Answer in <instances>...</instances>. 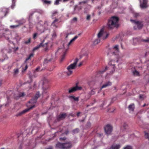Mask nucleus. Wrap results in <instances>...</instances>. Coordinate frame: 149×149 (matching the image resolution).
Instances as JSON below:
<instances>
[{
    "instance_id": "nucleus-1",
    "label": "nucleus",
    "mask_w": 149,
    "mask_h": 149,
    "mask_svg": "<svg viewBox=\"0 0 149 149\" xmlns=\"http://www.w3.org/2000/svg\"><path fill=\"white\" fill-rule=\"evenodd\" d=\"M119 19L118 17L115 16L111 17L108 20L107 24V26L109 29H112L118 26Z\"/></svg>"
},
{
    "instance_id": "nucleus-2",
    "label": "nucleus",
    "mask_w": 149,
    "mask_h": 149,
    "mask_svg": "<svg viewBox=\"0 0 149 149\" xmlns=\"http://www.w3.org/2000/svg\"><path fill=\"white\" fill-rule=\"evenodd\" d=\"M79 61L78 58H76L75 61L72 64H70L67 67L66 70L63 72V75L69 76L73 72V70L76 67L77 62Z\"/></svg>"
},
{
    "instance_id": "nucleus-3",
    "label": "nucleus",
    "mask_w": 149,
    "mask_h": 149,
    "mask_svg": "<svg viewBox=\"0 0 149 149\" xmlns=\"http://www.w3.org/2000/svg\"><path fill=\"white\" fill-rule=\"evenodd\" d=\"M56 147L61 149H69L72 147V144L70 141L63 143L58 142L56 144Z\"/></svg>"
},
{
    "instance_id": "nucleus-4",
    "label": "nucleus",
    "mask_w": 149,
    "mask_h": 149,
    "mask_svg": "<svg viewBox=\"0 0 149 149\" xmlns=\"http://www.w3.org/2000/svg\"><path fill=\"white\" fill-rule=\"evenodd\" d=\"M33 55L34 54L33 53H31L30 54L29 56V57L27 58H26V60L25 61L24 63H23L21 66V67H22V69L23 72L25 71L28 67V66L26 63V61L30 59L31 57H32L33 56Z\"/></svg>"
},
{
    "instance_id": "nucleus-5",
    "label": "nucleus",
    "mask_w": 149,
    "mask_h": 149,
    "mask_svg": "<svg viewBox=\"0 0 149 149\" xmlns=\"http://www.w3.org/2000/svg\"><path fill=\"white\" fill-rule=\"evenodd\" d=\"M78 37L77 36H75L70 41V42L68 43L65 42L63 44V48L65 50H67L69 48V46L71 44L72 42L74 41L76 39L78 38Z\"/></svg>"
},
{
    "instance_id": "nucleus-6",
    "label": "nucleus",
    "mask_w": 149,
    "mask_h": 149,
    "mask_svg": "<svg viewBox=\"0 0 149 149\" xmlns=\"http://www.w3.org/2000/svg\"><path fill=\"white\" fill-rule=\"evenodd\" d=\"M35 107V105H33L32 106H31V107H30L29 108L27 109H25L22 111L19 112L17 114H16L15 116L16 117H19L21 116L22 115L24 114L26 112H28L29 110L30 109H31L33 108H34Z\"/></svg>"
},
{
    "instance_id": "nucleus-7",
    "label": "nucleus",
    "mask_w": 149,
    "mask_h": 149,
    "mask_svg": "<svg viewBox=\"0 0 149 149\" xmlns=\"http://www.w3.org/2000/svg\"><path fill=\"white\" fill-rule=\"evenodd\" d=\"M104 29L103 28L101 29L97 34V37L98 38L100 39V38H102L103 39L106 38L108 35V34H107V36L104 38V35L105 33L104 31Z\"/></svg>"
},
{
    "instance_id": "nucleus-8",
    "label": "nucleus",
    "mask_w": 149,
    "mask_h": 149,
    "mask_svg": "<svg viewBox=\"0 0 149 149\" xmlns=\"http://www.w3.org/2000/svg\"><path fill=\"white\" fill-rule=\"evenodd\" d=\"M104 130L106 133L107 134H110L112 130V127L110 125H107L104 127Z\"/></svg>"
},
{
    "instance_id": "nucleus-9",
    "label": "nucleus",
    "mask_w": 149,
    "mask_h": 149,
    "mask_svg": "<svg viewBox=\"0 0 149 149\" xmlns=\"http://www.w3.org/2000/svg\"><path fill=\"white\" fill-rule=\"evenodd\" d=\"M82 89V88L81 86H78L76 85V86L73 87L70 89L68 91L69 93H73L77 90H81Z\"/></svg>"
},
{
    "instance_id": "nucleus-10",
    "label": "nucleus",
    "mask_w": 149,
    "mask_h": 149,
    "mask_svg": "<svg viewBox=\"0 0 149 149\" xmlns=\"http://www.w3.org/2000/svg\"><path fill=\"white\" fill-rule=\"evenodd\" d=\"M140 2V7L142 8H145L147 7V3L148 2L147 0H139Z\"/></svg>"
},
{
    "instance_id": "nucleus-11",
    "label": "nucleus",
    "mask_w": 149,
    "mask_h": 149,
    "mask_svg": "<svg viewBox=\"0 0 149 149\" xmlns=\"http://www.w3.org/2000/svg\"><path fill=\"white\" fill-rule=\"evenodd\" d=\"M131 22L135 24L137 26L139 29H141L143 26V24L137 20H131Z\"/></svg>"
},
{
    "instance_id": "nucleus-12",
    "label": "nucleus",
    "mask_w": 149,
    "mask_h": 149,
    "mask_svg": "<svg viewBox=\"0 0 149 149\" xmlns=\"http://www.w3.org/2000/svg\"><path fill=\"white\" fill-rule=\"evenodd\" d=\"M38 30L40 32V33H42L44 32L45 30V28L43 26L40 24H38L37 27Z\"/></svg>"
},
{
    "instance_id": "nucleus-13",
    "label": "nucleus",
    "mask_w": 149,
    "mask_h": 149,
    "mask_svg": "<svg viewBox=\"0 0 149 149\" xmlns=\"http://www.w3.org/2000/svg\"><path fill=\"white\" fill-rule=\"evenodd\" d=\"M55 60V58L52 57V55L49 56L44 61L45 63H47L49 62H53Z\"/></svg>"
},
{
    "instance_id": "nucleus-14",
    "label": "nucleus",
    "mask_w": 149,
    "mask_h": 149,
    "mask_svg": "<svg viewBox=\"0 0 149 149\" xmlns=\"http://www.w3.org/2000/svg\"><path fill=\"white\" fill-rule=\"evenodd\" d=\"M51 17L53 19L55 18L58 15V12L57 10H55L51 12Z\"/></svg>"
},
{
    "instance_id": "nucleus-15",
    "label": "nucleus",
    "mask_w": 149,
    "mask_h": 149,
    "mask_svg": "<svg viewBox=\"0 0 149 149\" xmlns=\"http://www.w3.org/2000/svg\"><path fill=\"white\" fill-rule=\"evenodd\" d=\"M40 93L39 92H38L36 94L35 96V99L31 100L29 102V103H36V100L40 97Z\"/></svg>"
},
{
    "instance_id": "nucleus-16",
    "label": "nucleus",
    "mask_w": 149,
    "mask_h": 149,
    "mask_svg": "<svg viewBox=\"0 0 149 149\" xmlns=\"http://www.w3.org/2000/svg\"><path fill=\"white\" fill-rule=\"evenodd\" d=\"M112 82L110 81H108L104 84L100 88V91H101L103 88H106L107 87L111 86L112 85Z\"/></svg>"
},
{
    "instance_id": "nucleus-17",
    "label": "nucleus",
    "mask_w": 149,
    "mask_h": 149,
    "mask_svg": "<svg viewBox=\"0 0 149 149\" xmlns=\"http://www.w3.org/2000/svg\"><path fill=\"white\" fill-rule=\"evenodd\" d=\"M116 63V61L113 60L111 61L109 63V64L110 66V68H113V70H115V63Z\"/></svg>"
},
{
    "instance_id": "nucleus-18",
    "label": "nucleus",
    "mask_w": 149,
    "mask_h": 149,
    "mask_svg": "<svg viewBox=\"0 0 149 149\" xmlns=\"http://www.w3.org/2000/svg\"><path fill=\"white\" fill-rule=\"evenodd\" d=\"M66 116V114L65 113L60 114L58 116L57 119L58 120H60L64 119Z\"/></svg>"
},
{
    "instance_id": "nucleus-19",
    "label": "nucleus",
    "mask_w": 149,
    "mask_h": 149,
    "mask_svg": "<svg viewBox=\"0 0 149 149\" xmlns=\"http://www.w3.org/2000/svg\"><path fill=\"white\" fill-rule=\"evenodd\" d=\"M15 22L18 24L17 25L19 26L25 23V20L23 19H22L20 20L16 21Z\"/></svg>"
},
{
    "instance_id": "nucleus-20",
    "label": "nucleus",
    "mask_w": 149,
    "mask_h": 149,
    "mask_svg": "<svg viewBox=\"0 0 149 149\" xmlns=\"http://www.w3.org/2000/svg\"><path fill=\"white\" fill-rule=\"evenodd\" d=\"M121 146L119 144H113L110 149H119Z\"/></svg>"
},
{
    "instance_id": "nucleus-21",
    "label": "nucleus",
    "mask_w": 149,
    "mask_h": 149,
    "mask_svg": "<svg viewBox=\"0 0 149 149\" xmlns=\"http://www.w3.org/2000/svg\"><path fill=\"white\" fill-rule=\"evenodd\" d=\"M128 109L130 111H133L134 109V104H132L128 106Z\"/></svg>"
},
{
    "instance_id": "nucleus-22",
    "label": "nucleus",
    "mask_w": 149,
    "mask_h": 149,
    "mask_svg": "<svg viewBox=\"0 0 149 149\" xmlns=\"http://www.w3.org/2000/svg\"><path fill=\"white\" fill-rule=\"evenodd\" d=\"M44 46V45H43V42L41 43L39 45H37L36 47H35L33 49V51L36 50L38 49L40 47H41L42 46Z\"/></svg>"
},
{
    "instance_id": "nucleus-23",
    "label": "nucleus",
    "mask_w": 149,
    "mask_h": 149,
    "mask_svg": "<svg viewBox=\"0 0 149 149\" xmlns=\"http://www.w3.org/2000/svg\"><path fill=\"white\" fill-rule=\"evenodd\" d=\"M45 29L46 30H47L49 28V25L48 22L47 21H45L44 23V26Z\"/></svg>"
},
{
    "instance_id": "nucleus-24",
    "label": "nucleus",
    "mask_w": 149,
    "mask_h": 149,
    "mask_svg": "<svg viewBox=\"0 0 149 149\" xmlns=\"http://www.w3.org/2000/svg\"><path fill=\"white\" fill-rule=\"evenodd\" d=\"M112 49L115 50L116 52H118L119 51L118 45H116L115 46H114Z\"/></svg>"
},
{
    "instance_id": "nucleus-25",
    "label": "nucleus",
    "mask_w": 149,
    "mask_h": 149,
    "mask_svg": "<svg viewBox=\"0 0 149 149\" xmlns=\"http://www.w3.org/2000/svg\"><path fill=\"white\" fill-rule=\"evenodd\" d=\"M100 41V39L98 38L97 39L95 40L93 42V44L94 45H97L98 44Z\"/></svg>"
},
{
    "instance_id": "nucleus-26",
    "label": "nucleus",
    "mask_w": 149,
    "mask_h": 149,
    "mask_svg": "<svg viewBox=\"0 0 149 149\" xmlns=\"http://www.w3.org/2000/svg\"><path fill=\"white\" fill-rule=\"evenodd\" d=\"M55 19L54 20V21L52 22V25L53 26H55V25L54 24V23L57 22H58L59 20V19L57 18H55Z\"/></svg>"
},
{
    "instance_id": "nucleus-27",
    "label": "nucleus",
    "mask_w": 149,
    "mask_h": 149,
    "mask_svg": "<svg viewBox=\"0 0 149 149\" xmlns=\"http://www.w3.org/2000/svg\"><path fill=\"white\" fill-rule=\"evenodd\" d=\"M70 97L75 101H78L79 100L78 97H75L74 96H71Z\"/></svg>"
},
{
    "instance_id": "nucleus-28",
    "label": "nucleus",
    "mask_w": 149,
    "mask_h": 149,
    "mask_svg": "<svg viewBox=\"0 0 149 149\" xmlns=\"http://www.w3.org/2000/svg\"><path fill=\"white\" fill-rule=\"evenodd\" d=\"M16 0H12V4L11 6L12 8L13 9L15 6V3Z\"/></svg>"
},
{
    "instance_id": "nucleus-29",
    "label": "nucleus",
    "mask_w": 149,
    "mask_h": 149,
    "mask_svg": "<svg viewBox=\"0 0 149 149\" xmlns=\"http://www.w3.org/2000/svg\"><path fill=\"white\" fill-rule=\"evenodd\" d=\"M133 74L134 75L136 76L139 75V72L136 70H135L133 72Z\"/></svg>"
},
{
    "instance_id": "nucleus-30",
    "label": "nucleus",
    "mask_w": 149,
    "mask_h": 149,
    "mask_svg": "<svg viewBox=\"0 0 149 149\" xmlns=\"http://www.w3.org/2000/svg\"><path fill=\"white\" fill-rule=\"evenodd\" d=\"M145 136L146 138L149 140V133L145 132Z\"/></svg>"
},
{
    "instance_id": "nucleus-31",
    "label": "nucleus",
    "mask_w": 149,
    "mask_h": 149,
    "mask_svg": "<svg viewBox=\"0 0 149 149\" xmlns=\"http://www.w3.org/2000/svg\"><path fill=\"white\" fill-rule=\"evenodd\" d=\"M19 25H11L10 26V27L11 29H15L17 27H19Z\"/></svg>"
},
{
    "instance_id": "nucleus-32",
    "label": "nucleus",
    "mask_w": 149,
    "mask_h": 149,
    "mask_svg": "<svg viewBox=\"0 0 149 149\" xmlns=\"http://www.w3.org/2000/svg\"><path fill=\"white\" fill-rule=\"evenodd\" d=\"M107 67H105V69L101 70L99 71V73L100 74H102L103 73V72H104L106 70H107Z\"/></svg>"
},
{
    "instance_id": "nucleus-33",
    "label": "nucleus",
    "mask_w": 149,
    "mask_h": 149,
    "mask_svg": "<svg viewBox=\"0 0 149 149\" xmlns=\"http://www.w3.org/2000/svg\"><path fill=\"white\" fill-rule=\"evenodd\" d=\"M2 11L4 12H5V16L6 15V14L8 12V9L4 8L3 9Z\"/></svg>"
},
{
    "instance_id": "nucleus-34",
    "label": "nucleus",
    "mask_w": 149,
    "mask_h": 149,
    "mask_svg": "<svg viewBox=\"0 0 149 149\" xmlns=\"http://www.w3.org/2000/svg\"><path fill=\"white\" fill-rule=\"evenodd\" d=\"M123 149H132V147L130 146H127Z\"/></svg>"
},
{
    "instance_id": "nucleus-35",
    "label": "nucleus",
    "mask_w": 149,
    "mask_h": 149,
    "mask_svg": "<svg viewBox=\"0 0 149 149\" xmlns=\"http://www.w3.org/2000/svg\"><path fill=\"white\" fill-rule=\"evenodd\" d=\"M133 16L135 17H137L140 16V15L139 13H134Z\"/></svg>"
},
{
    "instance_id": "nucleus-36",
    "label": "nucleus",
    "mask_w": 149,
    "mask_h": 149,
    "mask_svg": "<svg viewBox=\"0 0 149 149\" xmlns=\"http://www.w3.org/2000/svg\"><path fill=\"white\" fill-rule=\"evenodd\" d=\"M31 40V38H29L28 40L25 41L24 42V43L25 44H28L30 42Z\"/></svg>"
},
{
    "instance_id": "nucleus-37",
    "label": "nucleus",
    "mask_w": 149,
    "mask_h": 149,
    "mask_svg": "<svg viewBox=\"0 0 149 149\" xmlns=\"http://www.w3.org/2000/svg\"><path fill=\"white\" fill-rule=\"evenodd\" d=\"M43 1L44 3L46 4H50L51 3V1H48L46 0H43Z\"/></svg>"
},
{
    "instance_id": "nucleus-38",
    "label": "nucleus",
    "mask_w": 149,
    "mask_h": 149,
    "mask_svg": "<svg viewBox=\"0 0 149 149\" xmlns=\"http://www.w3.org/2000/svg\"><path fill=\"white\" fill-rule=\"evenodd\" d=\"M38 33H34L33 34V39H35L36 38V37H37V36H38Z\"/></svg>"
},
{
    "instance_id": "nucleus-39",
    "label": "nucleus",
    "mask_w": 149,
    "mask_h": 149,
    "mask_svg": "<svg viewBox=\"0 0 149 149\" xmlns=\"http://www.w3.org/2000/svg\"><path fill=\"white\" fill-rule=\"evenodd\" d=\"M95 93V92L93 90H92L90 92L89 94L91 95H92L94 94Z\"/></svg>"
},
{
    "instance_id": "nucleus-40",
    "label": "nucleus",
    "mask_w": 149,
    "mask_h": 149,
    "mask_svg": "<svg viewBox=\"0 0 149 149\" xmlns=\"http://www.w3.org/2000/svg\"><path fill=\"white\" fill-rule=\"evenodd\" d=\"M79 130L78 129H76L75 130H73L72 131V132L73 133H77L78 132Z\"/></svg>"
},
{
    "instance_id": "nucleus-41",
    "label": "nucleus",
    "mask_w": 149,
    "mask_h": 149,
    "mask_svg": "<svg viewBox=\"0 0 149 149\" xmlns=\"http://www.w3.org/2000/svg\"><path fill=\"white\" fill-rule=\"evenodd\" d=\"M14 71L15 74H17L19 72V70L17 69H15L14 70Z\"/></svg>"
},
{
    "instance_id": "nucleus-42",
    "label": "nucleus",
    "mask_w": 149,
    "mask_h": 149,
    "mask_svg": "<svg viewBox=\"0 0 149 149\" xmlns=\"http://www.w3.org/2000/svg\"><path fill=\"white\" fill-rule=\"evenodd\" d=\"M36 11V10H35L31 12V13H30L29 15V17L31 16L33 14H34V13Z\"/></svg>"
},
{
    "instance_id": "nucleus-43",
    "label": "nucleus",
    "mask_w": 149,
    "mask_h": 149,
    "mask_svg": "<svg viewBox=\"0 0 149 149\" xmlns=\"http://www.w3.org/2000/svg\"><path fill=\"white\" fill-rule=\"evenodd\" d=\"M145 97L143 95H140L139 96V98L142 100Z\"/></svg>"
},
{
    "instance_id": "nucleus-44",
    "label": "nucleus",
    "mask_w": 149,
    "mask_h": 149,
    "mask_svg": "<svg viewBox=\"0 0 149 149\" xmlns=\"http://www.w3.org/2000/svg\"><path fill=\"white\" fill-rule=\"evenodd\" d=\"M60 1V0H56L54 4L56 5H58Z\"/></svg>"
},
{
    "instance_id": "nucleus-45",
    "label": "nucleus",
    "mask_w": 149,
    "mask_h": 149,
    "mask_svg": "<svg viewBox=\"0 0 149 149\" xmlns=\"http://www.w3.org/2000/svg\"><path fill=\"white\" fill-rule=\"evenodd\" d=\"M88 1V0H85L83 1H82V2H80L79 3V4H81V3H86Z\"/></svg>"
},
{
    "instance_id": "nucleus-46",
    "label": "nucleus",
    "mask_w": 149,
    "mask_h": 149,
    "mask_svg": "<svg viewBox=\"0 0 149 149\" xmlns=\"http://www.w3.org/2000/svg\"><path fill=\"white\" fill-rule=\"evenodd\" d=\"M91 16L90 15H88L86 17V19L88 20H89L90 19Z\"/></svg>"
},
{
    "instance_id": "nucleus-47",
    "label": "nucleus",
    "mask_w": 149,
    "mask_h": 149,
    "mask_svg": "<svg viewBox=\"0 0 149 149\" xmlns=\"http://www.w3.org/2000/svg\"><path fill=\"white\" fill-rule=\"evenodd\" d=\"M65 54H64L62 56L61 58V61H63V59L65 58Z\"/></svg>"
},
{
    "instance_id": "nucleus-48",
    "label": "nucleus",
    "mask_w": 149,
    "mask_h": 149,
    "mask_svg": "<svg viewBox=\"0 0 149 149\" xmlns=\"http://www.w3.org/2000/svg\"><path fill=\"white\" fill-rule=\"evenodd\" d=\"M60 139L61 140H65L66 139V138L65 137H64L63 138H60Z\"/></svg>"
},
{
    "instance_id": "nucleus-49",
    "label": "nucleus",
    "mask_w": 149,
    "mask_h": 149,
    "mask_svg": "<svg viewBox=\"0 0 149 149\" xmlns=\"http://www.w3.org/2000/svg\"><path fill=\"white\" fill-rule=\"evenodd\" d=\"M24 93H22L20 94H19V97L23 96H24Z\"/></svg>"
},
{
    "instance_id": "nucleus-50",
    "label": "nucleus",
    "mask_w": 149,
    "mask_h": 149,
    "mask_svg": "<svg viewBox=\"0 0 149 149\" xmlns=\"http://www.w3.org/2000/svg\"><path fill=\"white\" fill-rule=\"evenodd\" d=\"M77 19L76 17H74L73 18V20L74 21H77Z\"/></svg>"
},
{
    "instance_id": "nucleus-51",
    "label": "nucleus",
    "mask_w": 149,
    "mask_h": 149,
    "mask_svg": "<svg viewBox=\"0 0 149 149\" xmlns=\"http://www.w3.org/2000/svg\"><path fill=\"white\" fill-rule=\"evenodd\" d=\"M45 149H53V148L52 146H50L49 148H46Z\"/></svg>"
},
{
    "instance_id": "nucleus-52",
    "label": "nucleus",
    "mask_w": 149,
    "mask_h": 149,
    "mask_svg": "<svg viewBox=\"0 0 149 149\" xmlns=\"http://www.w3.org/2000/svg\"><path fill=\"white\" fill-rule=\"evenodd\" d=\"M143 41L145 42H148L149 41V40L147 39V40H143Z\"/></svg>"
},
{
    "instance_id": "nucleus-53",
    "label": "nucleus",
    "mask_w": 149,
    "mask_h": 149,
    "mask_svg": "<svg viewBox=\"0 0 149 149\" xmlns=\"http://www.w3.org/2000/svg\"><path fill=\"white\" fill-rule=\"evenodd\" d=\"M82 63H80L79 65H78L79 67H80L82 65Z\"/></svg>"
},
{
    "instance_id": "nucleus-54",
    "label": "nucleus",
    "mask_w": 149,
    "mask_h": 149,
    "mask_svg": "<svg viewBox=\"0 0 149 149\" xmlns=\"http://www.w3.org/2000/svg\"><path fill=\"white\" fill-rule=\"evenodd\" d=\"M80 113L79 112H78L77 113V116H79V114Z\"/></svg>"
},
{
    "instance_id": "nucleus-55",
    "label": "nucleus",
    "mask_w": 149,
    "mask_h": 149,
    "mask_svg": "<svg viewBox=\"0 0 149 149\" xmlns=\"http://www.w3.org/2000/svg\"><path fill=\"white\" fill-rule=\"evenodd\" d=\"M39 68H39V67H38V68H37L36 69V71H38V70Z\"/></svg>"
},
{
    "instance_id": "nucleus-56",
    "label": "nucleus",
    "mask_w": 149,
    "mask_h": 149,
    "mask_svg": "<svg viewBox=\"0 0 149 149\" xmlns=\"http://www.w3.org/2000/svg\"><path fill=\"white\" fill-rule=\"evenodd\" d=\"M68 131H67L66 132H65V134H67L68 133Z\"/></svg>"
},
{
    "instance_id": "nucleus-57",
    "label": "nucleus",
    "mask_w": 149,
    "mask_h": 149,
    "mask_svg": "<svg viewBox=\"0 0 149 149\" xmlns=\"http://www.w3.org/2000/svg\"><path fill=\"white\" fill-rule=\"evenodd\" d=\"M145 105H146V104H144L143 106V107H144Z\"/></svg>"
},
{
    "instance_id": "nucleus-58",
    "label": "nucleus",
    "mask_w": 149,
    "mask_h": 149,
    "mask_svg": "<svg viewBox=\"0 0 149 149\" xmlns=\"http://www.w3.org/2000/svg\"><path fill=\"white\" fill-rule=\"evenodd\" d=\"M29 77L31 79V77H32L30 76V75L29 76Z\"/></svg>"
},
{
    "instance_id": "nucleus-59",
    "label": "nucleus",
    "mask_w": 149,
    "mask_h": 149,
    "mask_svg": "<svg viewBox=\"0 0 149 149\" xmlns=\"http://www.w3.org/2000/svg\"><path fill=\"white\" fill-rule=\"evenodd\" d=\"M99 135H100V136H101L102 135V134H99Z\"/></svg>"
},
{
    "instance_id": "nucleus-60",
    "label": "nucleus",
    "mask_w": 149,
    "mask_h": 149,
    "mask_svg": "<svg viewBox=\"0 0 149 149\" xmlns=\"http://www.w3.org/2000/svg\"><path fill=\"white\" fill-rule=\"evenodd\" d=\"M0 149H5L4 148H1Z\"/></svg>"
},
{
    "instance_id": "nucleus-61",
    "label": "nucleus",
    "mask_w": 149,
    "mask_h": 149,
    "mask_svg": "<svg viewBox=\"0 0 149 149\" xmlns=\"http://www.w3.org/2000/svg\"><path fill=\"white\" fill-rule=\"evenodd\" d=\"M61 49H58V50L59 51L60 50H61Z\"/></svg>"
},
{
    "instance_id": "nucleus-62",
    "label": "nucleus",
    "mask_w": 149,
    "mask_h": 149,
    "mask_svg": "<svg viewBox=\"0 0 149 149\" xmlns=\"http://www.w3.org/2000/svg\"><path fill=\"white\" fill-rule=\"evenodd\" d=\"M47 43H45V45H47Z\"/></svg>"
},
{
    "instance_id": "nucleus-63",
    "label": "nucleus",
    "mask_w": 149,
    "mask_h": 149,
    "mask_svg": "<svg viewBox=\"0 0 149 149\" xmlns=\"http://www.w3.org/2000/svg\"><path fill=\"white\" fill-rule=\"evenodd\" d=\"M103 95H104V93H103Z\"/></svg>"
},
{
    "instance_id": "nucleus-64",
    "label": "nucleus",
    "mask_w": 149,
    "mask_h": 149,
    "mask_svg": "<svg viewBox=\"0 0 149 149\" xmlns=\"http://www.w3.org/2000/svg\"><path fill=\"white\" fill-rule=\"evenodd\" d=\"M148 118H149V116L148 115Z\"/></svg>"
}]
</instances>
